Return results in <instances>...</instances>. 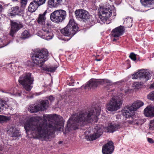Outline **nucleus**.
<instances>
[{
	"mask_svg": "<svg viewBox=\"0 0 154 154\" xmlns=\"http://www.w3.org/2000/svg\"><path fill=\"white\" fill-rule=\"evenodd\" d=\"M61 119L56 114L44 115L43 118L32 117L25 124L24 127L27 133L30 132L35 137L48 141L52 137L55 131L63 129L64 123Z\"/></svg>",
	"mask_w": 154,
	"mask_h": 154,
	"instance_id": "f257e3e1",
	"label": "nucleus"
},
{
	"mask_svg": "<svg viewBox=\"0 0 154 154\" xmlns=\"http://www.w3.org/2000/svg\"><path fill=\"white\" fill-rule=\"evenodd\" d=\"M100 111V107L96 106L79 114L72 115L67 122L66 131L78 129L80 126H83L92 122H97Z\"/></svg>",
	"mask_w": 154,
	"mask_h": 154,
	"instance_id": "f03ea898",
	"label": "nucleus"
},
{
	"mask_svg": "<svg viewBox=\"0 0 154 154\" xmlns=\"http://www.w3.org/2000/svg\"><path fill=\"white\" fill-rule=\"evenodd\" d=\"M48 57V52L45 49H42L35 52L32 57L33 62L40 67H42Z\"/></svg>",
	"mask_w": 154,
	"mask_h": 154,
	"instance_id": "7ed1b4c3",
	"label": "nucleus"
},
{
	"mask_svg": "<svg viewBox=\"0 0 154 154\" xmlns=\"http://www.w3.org/2000/svg\"><path fill=\"white\" fill-rule=\"evenodd\" d=\"M34 78L30 73H25L21 75L18 81L25 90L27 91L31 90L32 86L31 85L33 83Z\"/></svg>",
	"mask_w": 154,
	"mask_h": 154,
	"instance_id": "20e7f679",
	"label": "nucleus"
},
{
	"mask_svg": "<svg viewBox=\"0 0 154 154\" xmlns=\"http://www.w3.org/2000/svg\"><path fill=\"white\" fill-rule=\"evenodd\" d=\"M78 29V27L75 23L74 20L71 19L69 20L67 25L62 29L60 32L65 36H69L71 37L70 39L76 33Z\"/></svg>",
	"mask_w": 154,
	"mask_h": 154,
	"instance_id": "39448f33",
	"label": "nucleus"
},
{
	"mask_svg": "<svg viewBox=\"0 0 154 154\" xmlns=\"http://www.w3.org/2000/svg\"><path fill=\"white\" fill-rule=\"evenodd\" d=\"M51 26V22H47L46 24H44L42 26V29L37 33V35L47 40L51 39L53 36L50 29Z\"/></svg>",
	"mask_w": 154,
	"mask_h": 154,
	"instance_id": "423d86ee",
	"label": "nucleus"
},
{
	"mask_svg": "<svg viewBox=\"0 0 154 154\" xmlns=\"http://www.w3.org/2000/svg\"><path fill=\"white\" fill-rule=\"evenodd\" d=\"M122 101L117 96L112 98L109 103L106 104V108L109 111L112 112L116 111L120 108Z\"/></svg>",
	"mask_w": 154,
	"mask_h": 154,
	"instance_id": "0eeeda50",
	"label": "nucleus"
},
{
	"mask_svg": "<svg viewBox=\"0 0 154 154\" xmlns=\"http://www.w3.org/2000/svg\"><path fill=\"white\" fill-rule=\"evenodd\" d=\"M99 17L101 20L105 23L112 15V11L109 7H100L98 9Z\"/></svg>",
	"mask_w": 154,
	"mask_h": 154,
	"instance_id": "6e6552de",
	"label": "nucleus"
},
{
	"mask_svg": "<svg viewBox=\"0 0 154 154\" xmlns=\"http://www.w3.org/2000/svg\"><path fill=\"white\" fill-rule=\"evenodd\" d=\"M49 103L48 100H42L40 102L39 106L35 104L30 105L29 110L32 113L37 112L40 110L43 111L48 107Z\"/></svg>",
	"mask_w": 154,
	"mask_h": 154,
	"instance_id": "1a4fd4ad",
	"label": "nucleus"
},
{
	"mask_svg": "<svg viewBox=\"0 0 154 154\" xmlns=\"http://www.w3.org/2000/svg\"><path fill=\"white\" fill-rule=\"evenodd\" d=\"M151 75L147 69H141L132 75L133 79H140L146 82L150 79Z\"/></svg>",
	"mask_w": 154,
	"mask_h": 154,
	"instance_id": "9d476101",
	"label": "nucleus"
},
{
	"mask_svg": "<svg viewBox=\"0 0 154 154\" xmlns=\"http://www.w3.org/2000/svg\"><path fill=\"white\" fill-rule=\"evenodd\" d=\"M103 133V130L99 126H97L94 128V133L85 136V139L88 141L95 140L100 136Z\"/></svg>",
	"mask_w": 154,
	"mask_h": 154,
	"instance_id": "9b49d317",
	"label": "nucleus"
},
{
	"mask_svg": "<svg viewBox=\"0 0 154 154\" xmlns=\"http://www.w3.org/2000/svg\"><path fill=\"white\" fill-rule=\"evenodd\" d=\"M114 149L113 143L110 141L103 146L102 152L103 154H111L112 152Z\"/></svg>",
	"mask_w": 154,
	"mask_h": 154,
	"instance_id": "f8f14e48",
	"label": "nucleus"
},
{
	"mask_svg": "<svg viewBox=\"0 0 154 154\" xmlns=\"http://www.w3.org/2000/svg\"><path fill=\"white\" fill-rule=\"evenodd\" d=\"M75 14L77 18L87 20L89 19L88 12L86 11L83 9L76 10L75 12Z\"/></svg>",
	"mask_w": 154,
	"mask_h": 154,
	"instance_id": "ddd939ff",
	"label": "nucleus"
},
{
	"mask_svg": "<svg viewBox=\"0 0 154 154\" xmlns=\"http://www.w3.org/2000/svg\"><path fill=\"white\" fill-rule=\"evenodd\" d=\"M24 8H21L18 6H16L11 8L9 15L11 16H14L16 15L21 16L24 13Z\"/></svg>",
	"mask_w": 154,
	"mask_h": 154,
	"instance_id": "4468645a",
	"label": "nucleus"
},
{
	"mask_svg": "<svg viewBox=\"0 0 154 154\" xmlns=\"http://www.w3.org/2000/svg\"><path fill=\"white\" fill-rule=\"evenodd\" d=\"M13 108L9 100L0 99V112L4 110H12Z\"/></svg>",
	"mask_w": 154,
	"mask_h": 154,
	"instance_id": "2eb2a0df",
	"label": "nucleus"
},
{
	"mask_svg": "<svg viewBox=\"0 0 154 154\" xmlns=\"http://www.w3.org/2000/svg\"><path fill=\"white\" fill-rule=\"evenodd\" d=\"M124 31V27L122 26H120L112 30V35L115 38H119L123 34Z\"/></svg>",
	"mask_w": 154,
	"mask_h": 154,
	"instance_id": "dca6fc26",
	"label": "nucleus"
},
{
	"mask_svg": "<svg viewBox=\"0 0 154 154\" xmlns=\"http://www.w3.org/2000/svg\"><path fill=\"white\" fill-rule=\"evenodd\" d=\"M101 81L100 79H93L90 80L85 85V88H94L101 84Z\"/></svg>",
	"mask_w": 154,
	"mask_h": 154,
	"instance_id": "f3484780",
	"label": "nucleus"
},
{
	"mask_svg": "<svg viewBox=\"0 0 154 154\" xmlns=\"http://www.w3.org/2000/svg\"><path fill=\"white\" fill-rule=\"evenodd\" d=\"M144 114L146 117H154V106H147L144 110Z\"/></svg>",
	"mask_w": 154,
	"mask_h": 154,
	"instance_id": "a211bd4d",
	"label": "nucleus"
},
{
	"mask_svg": "<svg viewBox=\"0 0 154 154\" xmlns=\"http://www.w3.org/2000/svg\"><path fill=\"white\" fill-rule=\"evenodd\" d=\"M21 25L15 22H11L10 35L13 37L15 33L20 28Z\"/></svg>",
	"mask_w": 154,
	"mask_h": 154,
	"instance_id": "6ab92c4d",
	"label": "nucleus"
},
{
	"mask_svg": "<svg viewBox=\"0 0 154 154\" xmlns=\"http://www.w3.org/2000/svg\"><path fill=\"white\" fill-rule=\"evenodd\" d=\"M120 128H121V125L120 123H119L111 122L109 124L108 129L109 132H113Z\"/></svg>",
	"mask_w": 154,
	"mask_h": 154,
	"instance_id": "aec40b11",
	"label": "nucleus"
},
{
	"mask_svg": "<svg viewBox=\"0 0 154 154\" xmlns=\"http://www.w3.org/2000/svg\"><path fill=\"white\" fill-rule=\"evenodd\" d=\"M33 1L30 3L28 8V11L31 12H33L35 11L37 9L40 5L38 2L35 1V0H33Z\"/></svg>",
	"mask_w": 154,
	"mask_h": 154,
	"instance_id": "412c9836",
	"label": "nucleus"
},
{
	"mask_svg": "<svg viewBox=\"0 0 154 154\" xmlns=\"http://www.w3.org/2000/svg\"><path fill=\"white\" fill-rule=\"evenodd\" d=\"M59 23H62L65 19L66 15V11L62 10H57Z\"/></svg>",
	"mask_w": 154,
	"mask_h": 154,
	"instance_id": "4be33fe9",
	"label": "nucleus"
},
{
	"mask_svg": "<svg viewBox=\"0 0 154 154\" xmlns=\"http://www.w3.org/2000/svg\"><path fill=\"white\" fill-rule=\"evenodd\" d=\"M62 0H48V4L50 8L56 7L60 5Z\"/></svg>",
	"mask_w": 154,
	"mask_h": 154,
	"instance_id": "5701e85b",
	"label": "nucleus"
},
{
	"mask_svg": "<svg viewBox=\"0 0 154 154\" xmlns=\"http://www.w3.org/2000/svg\"><path fill=\"white\" fill-rule=\"evenodd\" d=\"M134 111L133 109H131L130 106H129L124 108V109L122 111V113L123 115L125 117L127 118H130L131 117L132 112Z\"/></svg>",
	"mask_w": 154,
	"mask_h": 154,
	"instance_id": "b1692460",
	"label": "nucleus"
},
{
	"mask_svg": "<svg viewBox=\"0 0 154 154\" xmlns=\"http://www.w3.org/2000/svg\"><path fill=\"white\" fill-rule=\"evenodd\" d=\"M46 13V11H45L43 14H40L39 15L37 20V22L38 24L43 26L45 24L46 19L45 15Z\"/></svg>",
	"mask_w": 154,
	"mask_h": 154,
	"instance_id": "393cba45",
	"label": "nucleus"
},
{
	"mask_svg": "<svg viewBox=\"0 0 154 154\" xmlns=\"http://www.w3.org/2000/svg\"><path fill=\"white\" fill-rule=\"evenodd\" d=\"M144 104L140 100H137L135 101L130 106L131 109H133L134 111L142 106Z\"/></svg>",
	"mask_w": 154,
	"mask_h": 154,
	"instance_id": "a878e982",
	"label": "nucleus"
},
{
	"mask_svg": "<svg viewBox=\"0 0 154 154\" xmlns=\"http://www.w3.org/2000/svg\"><path fill=\"white\" fill-rule=\"evenodd\" d=\"M50 19L52 22L57 23H60V21H59L58 19V13L57 10L52 13L50 15Z\"/></svg>",
	"mask_w": 154,
	"mask_h": 154,
	"instance_id": "bb28decb",
	"label": "nucleus"
},
{
	"mask_svg": "<svg viewBox=\"0 0 154 154\" xmlns=\"http://www.w3.org/2000/svg\"><path fill=\"white\" fill-rule=\"evenodd\" d=\"M31 36L29 31L25 30L21 34V38L22 39H25L28 38Z\"/></svg>",
	"mask_w": 154,
	"mask_h": 154,
	"instance_id": "cd10ccee",
	"label": "nucleus"
},
{
	"mask_svg": "<svg viewBox=\"0 0 154 154\" xmlns=\"http://www.w3.org/2000/svg\"><path fill=\"white\" fill-rule=\"evenodd\" d=\"M0 40L1 42L4 45V46L7 45L10 42V41L8 37L6 36H4L2 38H1Z\"/></svg>",
	"mask_w": 154,
	"mask_h": 154,
	"instance_id": "c85d7f7f",
	"label": "nucleus"
},
{
	"mask_svg": "<svg viewBox=\"0 0 154 154\" xmlns=\"http://www.w3.org/2000/svg\"><path fill=\"white\" fill-rule=\"evenodd\" d=\"M141 4L145 6L154 3V0H140Z\"/></svg>",
	"mask_w": 154,
	"mask_h": 154,
	"instance_id": "c756f323",
	"label": "nucleus"
},
{
	"mask_svg": "<svg viewBox=\"0 0 154 154\" xmlns=\"http://www.w3.org/2000/svg\"><path fill=\"white\" fill-rule=\"evenodd\" d=\"M144 122V120L138 119L133 120L132 124L136 125H139L142 124Z\"/></svg>",
	"mask_w": 154,
	"mask_h": 154,
	"instance_id": "7c9ffc66",
	"label": "nucleus"
},
{
	"mask_svg": "<svg viewBox=\"0 0 154 154\" xmlns=\"http://www.w3.org/2000/svg\"><path fill=\"white\" fill-rule=\"evenodd\" d=\"M100 81H101V84L100 85H103V84H106L108 86H110L112 85V83L109 80L105 79H100Z\"/></svg>",
	"mask_w": 154,
	"mask_h": 154,
	"instance_id": "2f4dec72",
	"label": "nucleus"
},
{
	"mask_svg": "<svg viewBox=\"0 0 154 154\" xmlns=\"http://www.w3.org/2000/svg\"><path fill=\"white\" fill-rule=\"evenodd\" d=\"M13 132H11V136L12 137H16L20 136V134L18 130H16L15 129L14 130V129H13Z\"/></svg>",
	"mask_w": 154,
	"mask_h": 154,
	"instance_id": "473e14b6",
	"label": "nucleus"
},
{
	"mask_svg": "<svg viewBox=\"0 0 154 154\" xmlns=\"http://www.w3.org/2000/svg\"><path fill=\"white\" fill-rule=\"evenodd\" d=\"M57 68V67L52 66L49 67H46L45 69V70L48 72H52L55 71Z\"/></svg>",
	"mask_w": 154,
	"mask_h": 154,
	"instance_id": "72a5a7b5",
	"label": "nucleus"
},
{
	"mask_svg": "<svg viewBox=\"0 0 154 154\" xmlns=\"http://www.w3.org/2000/svg\"><path fill=\"white\" fill-rule=\"evenodd\" d=\"M147 98L151 100H154V91L150 92L147 95Z\"/></svg>",
	"mask_w": 154,
	"mask_h": 154,
	"instance_id": "f704fd0d",
	"label": "nucleus"
},
{
	"mask_svg": "<svg viewBox=\"0 0 154 154\" xmlns=\"http://www.w3.org/2000/svg\"><path fill=\"white\" fill-rule=\"evenodd\" d=\"M28 2V0H20L21 7L23 8H25Z\"/></svg>",
	"mask_w": 154,
	"mask_h": 154,
	"instance_id": "c9c22d12",
	"label": "nucleus"
},
{
	"mask_svg": "<svg viewBox=\"0 0 154 154\" xmlns=\"http://www.w3.org/2000/svg\"><path fill=\"white\" fill-rule=\"evenodd\" d=\"M130 58L134 61H135L136 60V55L133 53H131L129 56Z\"/></svg>",
	"mask_w": 154,
	"mask_h": 154,
	"instance_id": "e433bc0d",
	"label": "nucleus"
},
{
	"mask_svg": "<svg viewBox=\"0 0 154 154\" xmlns=\"http://www.w3.org/2000/svg\"><path fill=\"white\" fill-rule=\"evenodd\" d=\"M149 125V129L151 130H154V120L150 121Z\"/></svg>",
	"mask_w": 154,
	"mask_h": 154,
	"instance_id": "4c0bfd02",
	"label": "nucleus"
},
{
	"mask_svg": "<svg viewBox=\"0 0 154 154\" xmlns=\"http://www.w3.org/2000/svg\"><path fill=\"white\" fill-rule=\"evenodd\" d=\"M35 1L38 2L40 5H42L44 4L46 0H35Z\"/></svg>",
	"mask_w": 154,
	"mask_h": 154,
	"instance_id": "58836bf2",
	"label": "nucleus"
},
{
	"mask_svg": "<svg viewBox=\"0 0 154 154\" xmlns=\"http://www.w3.org/2000/svg\"><path fill=\"white\" fill-rule=\"evenodd\" d=\"M6 67L7 69L10 70L12 69V65L11 63H9L7 64Z\"/></svg>",
	"mask_w": 154,
	"mask_h": 154,
	"instance_id": "ea45409f",
	"label": "nucleus"
},
{
	"mask_svg": "<svg viewBox=\"0 0 154 154\" xmlns=\"http://www.w3.org/2000/svg\"><path fill=\"white\" fill-rule=\"evenodd\" d=\"M48 98L50 100V101L51 102L53 101H54V97L52 96H49Z\"/></svg>",
	"mask_w": 154,
	"mask_h": 154,
	"instance_id": "a19ab883",
	"label": "nucleus"
},
{
	"mask_svg": "<svg viewBox=\"0 0 154 154\" xmlns=\"http://www.w3.org/2000/svg\"><path fill=\"white\" fill-rule=\"evenodd\" d=\"M147 141L149 143H154V140L151 138H147Z\"/></svg>",
	"mask_w": 154,
	"mask_h": 154,
	"instance_id": "79ce46f5",
	"label": "nucleus"
},
{
	"mask_svg": "<svg viewBox=\"0 0 154 154\" xmlns=\"http://www.w3.org/2000/svg\"><path fill=\"white\" fill-rule=\"evenodd\" d=\"M127 20L128 21L130 22V26H128V27H131L132 26V19L131 18H128L127 19Z\"/></svg>",
	"mask_w": 154,
	"mask_h": 154,
	"instance_id": "37998d69",
	"label": "nucleus"
},
{
	"mask_svg": "<svg viewBox=\"0 0 154 154\" xmlns=\"http://www.w3.org/2000/svg\"><path fill=\"white\" fill-rule=\"evenodd\" d=\"M150 88L151 89H154V82L150 85Z\"/></svg>",
	"mask_w": 154,
	"mask_h": 154,
	"instance_id": "c03bdc74",
	"label": "nucleus"
},
{
	"mask_svg": "<svg viewBox=\"0 0 154 154\" xmlns=\"http://www.w3.org/2000/svg\"><path fill=\"white\" fill-rule=\"evenodd\" d=\"M84 0H77V2L79 3H80L82 2Z\"/></svg>",
	"mask_w": 154,
	"mask_h": 154,
	"instance_id": "a18cd8bd",
	"label": "nucleus"
},
{
	"mask_svg": "<svg viewBox=\"0 0 154 154\" xmlns=\"http://www.w3.org/2000/svg\"><path fill=\"white\" fill-rule=\"evenodd\" d=\"M114 38L113 39V41H115L118 39H119V38Z\"/></svg>",
	"mask_w": 154,
	"mask_h": 154,
	"instance_id": "49530a36",
	"label": "nucleus"
},
{
	"mask_svg": "<svg viewBox=\"0 0 154 154\" xmlns=\"http://www.w3.org/2000/svg\"><path fill=\"white\" fill-rule=\"evenodd\" d=\"M2 8V6L0 4V12L1 11Z\"/></svg>",
	"mask_w": 154,
	"mask_h": 154,
	"instance_id": "de8ad7c7",
	"label": "nucleus"
},
{
	"mask_svg": "<svg viewBox=\"0 0 154 154\" xmlns=\"http://www.w3.org/2000/svg\"><path fill=\"white\" fill-rule=\"evenodd\" d=\"M95 60L97 61H100L101 60V59H95Z\"/></svg>",
	"mask_w": 154,
	"mask_h": 154,
	"instance_id": "09e8293b",
	"label": "nucleus"
},
{
	"mask_svg": "<svg viewBox=\"0 0 154 154\" xmlns=\"http://www.w3.org/2000/svg\"><path fill=\"white\" fill-rule=\"evenodd\" d=\"M92 21L93 22V23H94L95 22H94V20H92Z\"/></svg>",
	"mask_w": 154,
	"mask_h": 154,
	"instance_id": "8fccbe9b",
	"label": "nucleus"
},
{
	"mask_svg": "<svg viewBox=\"0 0 154 154\" xmlns=\"http://www.w3.org/2000/svg\"><path fill=\"white\" fill-rule=\"evenodd\" d=\"M137 82L135 83L134 84V85H137Z\"/></svg>",
	"mask_w": 154,
	"mask_h": 154,
	"instance_id": "3c124183",
	"label": "nucleus"
},
{
	"mask_svg": "<svg viewBox=\"0 0 154 154\" xmlns=\"http://www.w3.org/2000/svg\"><path fill=\"white\" fill-rule=\"evenodd\" d=\"M62 143V142H61V141H60V142H59V144H60V143Z\"/></svg>",
	"mask_w": 154,
	"mask_h": 154,
	"instance_id": "603ef678",
	"label": "nucleus"
},
{
	"mask_svg": "<svg viewBox=\"0 0 154 154\" xmlns=\"http://www.w3.org/2000/svg\"><path fill=\"white\" fill-rule=\"evenodd\" d=\"M77 84H79V82H77Z\"/></svg>",
	"mask_w": 154,
	"mask_h": 154,
	"instance_id": "864d4df0",
	"label": "nucleus"
},
{
	"mask_svg": "<svg viewBox=\"0 0 154 154\" xmlns=\"http://www.w3.org/2000/svg\"><path fill=\"white\" fill-rule=\"evenodd\" d=\"M20 72L19 71H18L17 73H19Z\"/></svg>",
	"mask_w": 154,
	"mask_h": 154,
	"instance_id": "5fc2aeb1",
	"label": "nucleus"
}]
</instances>
